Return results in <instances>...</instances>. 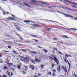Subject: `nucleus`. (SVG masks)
Returning <instances> with one entry per match:
<instances>
[{
    "instance_id": "nucleus-1",
    "label": "nucleus",
    "mask_w": 77,
    "mask_h": 77,
    "mask_svg": "<svg viewBox=\"0 0 77 77\" xmlns=\"http://www.w3.org/2000/svg\"><path fill=\"white\" fill-rule=\"evenodd\" d=\"M29 58L28 57H27V58H25L23 61L24 62H26V63L29 62Z\"/></svg>"
},
{
    "instance_id": "nucleus-2",
    "label": "nucleus",
    "mask_w": 77,
    "mask_h": 77,
    "mask_svg": "<svg viewBox=\"0 0 77 77\" xmlns=\"http://www.w3.org/2000/svg\"><path fill=\"white\" fill-rule=\"evenodd\" d=\"M62 68L64 71H65V72H68V71L67 70V69H66V67L65 66V67H64L63 66H62Z\"/></svg>"
},
{
    "instance_id": "nucleus-3",
    "label": "nucleus",
    "mask_w": 77,
    "mask_h": 77,
    "mask_svg": "<svg viewBox=\"0 0 77 77\" xmlns=\"http://www.w3.org/2000/svg\"><path fill=\"white\" fill-rule=\"evenodd\" d=\"M54 60L57 63V64H59V60H58L57 58L55 57H54Z\"/></svg>"
},
{
    "instance_id": "nucleus-4",
    "label": "nucleus",
    "mask_w": 77,
    "mask_h": 77,
    "mask_svg": "<svg viewBox=\"0 0 77 77\" xmlns=\"http://www.w3.org/2000/svg\"><path fill=\"white\" fill-rule=\"evenodd\" d=\"M29 66L30 68H31L32 69H35V68H34V65H30Z\"/></svg>"
},
{
    "instance_id": "nucleus-5",
    "label": "nucleus",
    "mask_w": 77,
    "mask_h": 77,
    "mask_svg": "<svg viewBox=\"0 0 77 77\" xmlns=\"http://www.w3.org/2000/svg\"><path fill=\"white\" fill-rule=\"evenodd\" d=\"M35 60L36 62H41V61L40 60H38L37 58H35Z\"/></svg>"
},
{
    "instance_id": "nucleus-6",
    "label": "nucleus",
    "mask_w": 77,
    "mask_h": 77,
    "mask_svg": "<svg viewBox=\"0 0 77 77\" xmlns=\"http://www.w3.org/2000/svg\"><path fill=\"white\" fill-rule=\"evenodd\" d=\"M15 26L17 30H20V27H19V26H18L17 25H15Z\"/></svg>"
},
{
    "instance_id": "nucleus-7",
    "label": "nucleus",
    "mask_w": 77,
    "mask_h": 77,
    "mask_svg": "<svg viewBox=\"0 0 77 77\" xmlns=\"http://www.w3.org/2000/svg\"><path fill=\"white\" fill-rule=\"evenodd\" d=\"M44 66H45L44 65H41L40 67L41 68H42V69H44Z\"/></svg>"
},
{
    "instance_id": "nucleus-8",
    "label": "nucleus",
    "mask_w": 77,
    "mask_h": 77,
    "mask_svg": "<svg viewBox=\"0 0 77 77\" xmlns=\"http://www.w3.org/2000/svg\"><path fill=\"white\" fill-rule=\"evenodd\" d=\"M57 69L58 71L60 72V66H59L58 68H57Z\"/></svg>"
},
{
    "instance_id": "nucleus-9",
    "label": "nucleus",
    "mask_w": 77,
    "mask_h": 77,
    "mask_svg": "<svg viewBox=\"0 0 77 77\" xmlns=\"http://www.w3.org/2000/svg\"><path fill=\"white\" fill-rule=\"evenodd\" d=\"M24 5L26 6H28V7H30V6L29 4L26 3H24Z\"/></svg>"
},
{
    "instance_id": "nucleus-10",
    "label": "nucleus",
    "mask_w": 77,
    "mask_h": 77,
    "mask_svg": "<svg viewBox=\"0 0 77 77\" xmlns=\"http://www.w3.org/2000/svg\"><path fill=\"white\" fill-rule=\"evenodd\" d=\"M8 69V67L6 66H4V68H3V70H5L6 69Z\"/></svg>"
},
{
    "instance_id": "nucleus-11",
    "label": "nucleus",
    "mask_w": 77,
    "mask_h": 77,
    "mask_svg": "<svg viewBox=\"0 0 77 77\" xmlns=\"http://www.w3.org/2000/svg\"><path fill=\"white\" fill-rule=\"evenodd\" d=\"M20 66H21V65H19L17 66V67L19 69H21V67H20Z\"/></svg>"
},
{
    "instance_id": "nucleus-12",
    "label": "nucleus",
    "mask_w": 77,
    "mask_h": 77,
    "mask_svg": "<svg viewBox=\"0 0 77 77\" xmlns=\"http://www.w3.org/2000/svg\"><path fill=\"white\" fill-rule=\"evenodd\" d=\"M31 0V2L32 3H36V1H34L33 0Z\"/></svg>"
},
{
    "instance_id": "nucleus-13",
    "label": "nucleus",
    "mask_w": 77,
    "mask_h": 77,
    "mask_svg": "<svg viewBox=\"0 0 77 77\" xmlns=\"http://www.w3.org/2000/svg\"><path fill=\"white\" fill-rule=\"evenodd\" d=\"M31 52L32 53H34V54H37V53L36 52H33V51H31Z\"/></svg>"
},
{
    "instance_id": "nucleus-14",
    "label": "nucleus",
    "mask_w": 77,
    "mask_h": 77,
    "mask_svg": "<svg viewBox=\"0 0 77 77\" xmlns=\"http://www.w3.org/2000/svg\"><path fill=\"white\" fill-rule=\"evenodd\" d=\"M10 19L11 20H14V21H15V20L14 19H12V17H10Z\"/></svg>"
},
{
    "instance_id": "nucleus-15",
    "label": "nucleus",
    "mask_w": 77,
    "mask_h": 77,
    "mask_svg": "<svg viewBox=\"0 0 77 77\" xmlns=\"http://www.w3.org/2000/svg\"><path fill=\"white\" fill-rule=\"evenodd\" d=\"M43 51H45V52L46 53H47V50H46L45 49H44L43 50Z\"/></svg>"
},
{
    "instance_id": "nucleus-16",
    "label": "nucleus",
    "mask_w": 77,
    "mask_h": 77,
    "mask_svg": "<svg viewBox=\"0 0 77 77\" xmlns=\"http://www.w3.org/2000/svg\"><path fill=\"white\" fill-rule=\"evenodd\" d=\"M9 66H11V65H13V63H8Z\"/></svg>"
},
{
    "instance_id": "nucleus-17",
    "label": "nucleus",
    "mask_w": 77,
    "mask_h": 77,
    "mask_svg": "<svg viewBox=\"0 0 77 77\" xmlns=\"http://www.w3.org/2000/svg\"><path fill=\"white\" fill-rule=\"evenodd\" d=\"M49 59H51L52 60H53V59H54L53 58V57H51L49 56Z\"/></svg>"
},
{
    "instance_id": "nucleus-18",
    "label": "nucleus",
    "mask_w": 77,
    "mask_h": 77,
    "mask_svg": "<svg viewBox=\"0 0 77 77\" xmlns=\"http://www.w3.org/2000/svg\"><path fill=\"white\" fill-rule=\"evenodd\" d=\"M31 62H32V63H35V61L34 60L32 59H31Z\"/></svg>"
},
{
    "instance_id": "nucleus-19",
    "label": "nucleus",
    "mask_w": 77,
    "mask_h": 77,
    "mask_svg": "<svg viewBox=\"0 0 77 77\" xmlns=\"http://www.w3.org/2000/svg\"><path fill=\"white\" fill-rule=\"evenodd\" d=\"M53 39L54 40V41H58V39H57V38H53Z\"/></svg>"
},
{
    "instance_id": "nucleus-20",
    "label": "nucleus",
    "mask_w": 77,
    "mask_h": 77,
    "mask_svg": "<svg viewBox=\"0 0 77 77\" xmlns=\"http://www.w3.org/2000/svg\"><path fill=\"white\" fill-rule=\"evenodd\" d=\"M50 30H51V29L50 28H47V30H48V31H49Z\"/></svg>"
},
{
    "instance_id": "nucleus-21",
    "label": "nucleus",
    "mask_w": 77,
    "mask_h": 77,
    "mask_svg": "<svg viewBox=\"0 0 77 77\" xmlns=\"http://www.w3.org/2000/svg\"><path fill=\"white\" fill-rule=\"evenodd\" d=\"M52 71H53V72H56V70H55V69H54V70H52Z\"/></svg>"
},
{
    "instance_id": "nucleus-22",
    "label": "nucleus",
    "mask_w": 77,
    "mask_h": 77,
    "mask_svg": "<svg viewBox=\"0 0 77 77\" xmlns=\"http://www.w3.org/2000/svg\"><path fill=\"white\" fill-rule=\"evenodd\" d=\"M19 38L20 39H21V40H23V38H22V37L20 36H19Z\"/></svg>"
},
{
    "instance_id": "nucleus-23",
    "label": "nucleus",
    "mask_w": 77,
    "mask_h": 77,
    "mask_svg": "<svg viewBox=\"0 0 77 77\" xmlns=\"http://www.w3.org/2000/svg\"><path fill=\"white\" fill-rule=\"evenodd\" d=\"M65 62H66V63H67V62H68V60H67L65 59Z\"/></svg>"
},
{
    "instance_id": "nucleus-24",
    "label": "nucleus",
    "mask_w": 77,
    "mask_h": 77,
    "mask_svg": "<svg viewBox=\"0 0 77 77\" xmlns=\"http://www.w3.org/2000/svg\"><path fill=\"white\" fill-rule=\"evenodd\" d=\"M54 50H57V48H53Z\"/></svg>"
},
{
    "instance_id": "nucleus-25",
    "label": "nucleus",
    "mask_w": 77,
    "mask_h": 77,
    "mask_svg": "<svg viewBox=\"0 0 77 77\" xmlns=\"http://www.w3.org/2000/svg\"><path fill=\"white\" fill-rule=\"evenodd\" d=\"M33 40H34V41H35V42H38V41L36 40L33 39Z\"/></svg>"
},
{
    "instance_id": "nucleus-26",
    "label": "nucleus",
    "mask_w": 77,
    "mask_h": 77,
    "mask_svg": "<svg viewBox=\"0 0 77 77\" xmlns=\"http://www.w3.org/2000/svg\"><path fill=\"white\" fill-rule=\"evenodd\" d=\"M48 73H49V74L50 75H51V74H51V72H48Z\"/></svg>"
},
{
    "instance_id": "nucleus-27",
    "label": "nucleus",
    "mask_w": 77,
    "mask_h": 77,
    "mask_svg": "<svg viewBox=\"0 0 77 77\" xmlns=\"http://www.w3.org/2000/svg\"><path fill=\"white\" fill-rule=\"evenodd\" d=\"M71 6H72V7L75 8H77V7H75V6L74 5H71Z\"/></svg>"
},
{
    "instance_id": "nucleus-28",
    "label": "nucleus",
    "mask_w": 77,
    "mask_h": 77,
    "mask_svg": "<svg viewBox=\"0 0 77 77\" xmlns=\"http://www.w3.org/2000/svg\"><path fill=\"white\" fill-rule=\"evenodd\" d=\"M64 37H66V38H69V39H70V38H69L66 36L65 35H64Z\"/></svg>"
},
{
    "instance_id": "nucleus-29",
    "label": "nucleus",
    "mask_w": 77,
    "mask_h": 77,
    "mask_svg": "<svg viewBox=\"0 0 77 77\" xmlns=\"http://www.w3.org/2000/svg\"><path fill=\"white\" fill-rule=\"evenodd\" d=\"M8 48H11V46H8Z\"/></svg>"
},
{
    "instance_id": "nucleus-30",
    "label": "nucleus",
    "mask_w": 77,
    "mask_h": 77,
    "mask_svg": "<svg viewBox=\"0 0 77 77\" xmlns=\"http://www.w3.org/2000/svg\"><path fill=\"white\" fill-rule=\"evenodd\" d=\"M63 8H64V9H68V8H67L66 7H63Z\"/></svg>"
},
{
    "instance_id": "nucleus-31",
    "label": "nucleus",
    "mask_w": 77,
    "mask_h": 77,
    "mask_svg": "<svg viewBox=\"0 0 77 77\" xmlns=\"http://www.w3.org/2000/svg\"><path fill=\"white\" fill-rule=\"evenodd\" d=\"M58 53H59L62 55V53L60 52L59 51H58Z\"/></svg>"
},
{
    "instance_id": "nucleus-32",
    "label": "nucleus",
    "mask_w": 77,
    "mask_h": 77,
    "mask_svg": "<svg viewBox=\"0 0 77 77\" xmlns=\"http://www.w3.org/2000/svg\"><path fill=\"white\" fill-rule=\"evenodd\" d=\"M73 4L74 5H77V3H73Z\"/></svg>"
},
{
    "instance_id": "nucleus-33",
    "label": "nucleus",
    "mask_w": 77,
    "mask_h": 77,
    "mask_svg": "<svg viewBox=\"0 0 77 77\" xmlns=\"http://www.w3.org/2000/svg\"><path fill=\"white\" fill-rule=\"evenodd\" d=\"M13 51L14 52V53H15V54H17V52H16V51H15L14 50H13Z\"/></svg>"
},
{
    "instance_id": "nucleus-34",
    "label": "nucleus",
    "mask_w": 77,
    "mask_h": 77,
    "mask_svg": "<svg viewBox=\"0 0 77 77\" xmlns=\"http://www.w3.org/2000/svg\"><path fill=\"white\" fill-rule=\"evenodd\" d=\"M34 26H38V25L37 24H35L34 25Z\"/></svg>"
},
{
    "instance_id": "nucleus-35",
    "label": "nucleus",
    "mask_w": 77,
    "mask_h": 77,
    "mask_svg": "<svg viewBox=\"0 0 77 77\" xmlns=\"http://www.w3.org/2000/svg\"><path fill=\"white\" fill-rule=\"evenodd\" d=\"M6 19L11 20V19H10V17H8V18H6Z\"/></svg>"
},
{
    "instance_id": "nucleus-36",
    "label": "nucleus",
    "mask_w": 77,
    "mask_h": 77,
    "mask_svg": "<svg viewBox=\"0 0 77 77\" xmlns=\"http://www.w3.org/2000/svg\"><path fill=\"white\" fill-rule=\"evenodd\" d=\"M60 42V44H63V42H60V41L58 42Z\"/></svg>"
},
{
    "instance_id": "nucleus-37",
    "label": "nucleus",
    "mask_w": 77,
    "mask_h": 77,
    "mask_svg": "<svg viewBox=\"0 0 77 77\" xmlns=\"http://www.w3.org/2000/svg\"><path fill=\"white\" fill-rule=\"evenodd\" d=\"M3 15H5L6 14V13H5V11H4V13H3Z\"/></svg>"
},
{
    "instance_id": "nucleus-38",
    "label": "nucleus",
    "mask_w": 77,
    "mask_h": 77,
    "mask_svg": "<svg viewBox=\"0 0 77 77\" xmlns=\"http://www.w3.org/2000/svg\"><path fill=\"white\" fill-rule=\"evenodd\" d=\"M22 50L23 51H27V50H24V49H22Z\"/></svg>"
},
{
    "instance_id": "nucleus-39",
    "label": "nucleus",
    "mask_w": 77,
    "mask_h": 77,
    "mask_svg": "<svg viewBox=\"0 0 77 77\" xmlns=\"http://www.w3.org/2000/svg\"><path fill=\"white\" fill-rule=\"evenodd\" d=\"M68 63L69 64V66L70 67V63H69V62H68Z\"/></svg>"
},
{
    "instance_id": "nucleus-40",
    "label": "nucleus",
    "mask_w": 77,
    "mask_h": 77,
    "mask_svg": "<svg viewBox=\"0 0 77 77\" xmlns=\"http://www.w3.org/2000/svg\"><path fill=\"white\" fill-rule=\"evenodd\" d=\"M74 74L75 76V77H77V75H76V74H75V73H74Z\"/></svg>"
},
{
    "instance_id": "nucleus-41",
    "label": "nucleus",
    "mask_w": 77,
    "mask_h": 77,
    "mask_svg": "<svg viewBox=\"0 0 77 77\" xmlns=\"http://www.w3.org/2000/svg\"><path fill=\"white\" fill-rule=\"evenodd\" d=\"M6 13L8 15V14H9V12H6Z\"/></svg>"
},
{
    "instance_id": "nucleus-42",
    "label": "nucleus",
    "mask_w": 77,
    "mask_h": 77,
    "mask_svg": "<svg viewBox=\"0 0 77 77\" xmlns=\"http://www.w3.org/2000/svg\"><path fill=\"white\" fill-rule=\"evenodd\" d=\"M24 66V67H25V68H26V69H27V67L26 66Z\"/></svg>"
},
{
    "instance_id": "nucleus-43",
    "label": "nucleus",
    "mask_w": 77,
    "mask_h": 77,
    "mask_svg": "<svg viewBox=\"0 0 77 77\" xmlns=\"http://www.w3.org/2000/svg\"><path fill=\"white\" fill-rule=\"evenodd\" d=\"M23 72V74H26V73L24 71Z\"/></svg>"
},
{
    "instance_id": "nucleus-44",
    "label": "nucleus",
    "mask_w": 77,
    "mask_h": 77,
    "mask_svg": "<svg viewBox=\"0 0 77 77\" xmlns=\"http://www.w3.org/2000/svg\"><path fill=\"white\" fill-rule=\"evenodd\" d=\"M55 74L53 73V76H55Z\"/></svg>"
},
{
    "instance_id": "nucleus-45",
    "label": "nucleus",
    "mask_w": 77,
    "mask_h": 77,
    "mask_svg": "<svg viewBox=\"0 0 77 77\" xmlns=\"http://www.w3.org/2000/svg\"><path fill=\"white\" fill-rule=\"evenodd\" d=\"M8 74L9 75H11L10 74V73L9 72H8Z\"/></svg>"
},
{
    "instance_id": "nucleus-46",
    "label": "nucleus",
    "mask_w": 77,
    "mask_h": 77,
    "mask_svg": "<svg viewBox=\"0 0 77 77\" xmlns=\"http://www.w3.org/2000/svg\"><path fill=\"white\" fill-rule=\"evenodd\" d=\"M19 56H20V58H23V57H21V56H20V55H19Z\"/></svg>"
},
{
    "instance_id": "nucleus-47",
    "label": "nucleus",
    "mask_w": 77,
    "mask_h": 77,
    "mask_svg": "<svg viewBox=\"0 0 77 77\" xmlns=\"http://www.w3.org/2000/svg\"><path fill=\"white\" fill-rule=\"evenodd\" d=\"M52 66H53V67H54V66L53 64H52Z\"/></svg>"
},
{
    "instance_id": "nucleus-48",
    "label": "nucleus",
    "mask_w": 77,
    "mask_h": 77,
    "mask_svg": "<svg viewBox=\"0 0 77 77\" xmlns=\"http://www.w3.org/2000/svg\"><path fill=\"white\" fill-rule=\"evenodd\" d=\"M72 29L73 30H77V29H74V28H72Z\"/></svg>"
},
{
    "instance_id": "nucleus-49",
    "label": "nucleus",
    "mask_w": 77,
    "mask_h": 77,
    "mask_svg": "<svg viewBox=\"0 0 77 77\" xmlns=\"http://www.w3.org/2000/svg\"><path fill=\"white\" fill-rule=\"evenodd\" d=\"M34 37H35V38H37V36L36 35H34Z\"/></svg>"
},
{
    "instance_id": "nucleus-50",
    "label": "nucleus",
    "mask_w": 77,
    "mask_h": 77,
    "mask_svg": "<svg viewBox=\"0 0 77 77\" xmlns=\"http://www.w3.org/2000/svg\"><path fill=\"white\" fill-rule=\"evenodd\" d=\"M5 51V52H7L8 53V52H9V51Z\"/></svg>"
},
{
    "instance_id": "nucleus-51",
    "label": "nucleus",
    "mask_w": 77,
    "mask_h": 77,
    "mask_svg": "<svg viewBox=\"0 0 77 77\" xmlns=\"http://www.w3.org/2000/svg\"><path fill=\"white\" fill-rule=\"evenodd\" d=\"M2 54H0V57H2Z\"/></svg>"
},
{
    "instance_id": "nucleus-52",
    "label": "nucleus",
    "mask_w": 77,
    "mask_h": 77,
    "mask_svg": "<svg viewBox=\"0 0 77 77\" xmlns=\"http://www.w3.org/2000/svg\"><path fill=\"white\" fill-rule=\"evenodd\" d=\"M38 47L40 48H42V47H41V46H38Z\"/></svg>"
},
{
    "instance_id": "nucleus-53",
    "label": "nucleus",
    "mask_w": 77,
    "mask_h": 77,
    "mask_svg": "<svg viewBox=\"0 0 77 77\" xmlns=\"http://www.w3.org/2000/svg\"><path fill=\"white\" fill-rule=\"evenodd\" d=\"M3 77H6V76L5 75H3Z\"/></svg>"
},
{
    "instance_id": "nucleus-54",
    "label": "nucleus",
    "mask_w": 77,
    "mask_h": 77,
    "mask_svg": "<svg viewBox=\"0 0 77 77\" xmlns=\"http://www.w3.org/2000/svg\"><path fill=\"white\" fill-rule=\"evenodd\" d=\"M12 16L13 17H15V16H14V15H13V14H12Z\"/></svg>"
},
{
    "instance_id": "nucleus-55",
    "label": "nucleus",
    "mask_w": 77,
    "mask_h": 77,
    "mask_svg": "<svg viewBox=\"0 0 77 77\" xmlns=\"http://www.w3.org/2000/svg\"><path fill=\"white\" fill-rule=\"evenodd\" d=\"M34 35H31V36H33V37H34Z\"/></svg>"
},
{
    "instance_id": "nucleus-56",
    "label": "nucleus",
    "mask_w": 77,
    "mask_h": 77,
    "mask_svg": "<svg viewBox=\"0 0 77 77\" xmlns=\"http://www.w3.org/2000/svg\"><path fill=\"white\" fill-rule=\"evenodd\" d=\"M75 20H77V18L75 17Z\"/></svg>"
},
{
    "instance_id": "nucleus-57",
    "label": "nucleus",
    "mask_w": 77,
    "mask_h": 77,
    "mask_svg": "<svg viewBox=\"0 0 77 77\" xmlns=\"http://www.w3.org/2000/svg\"><path fill=\"white\" fill-rule=\"evenodd\" d=\"M34 77H38V76H36V75H34Z\"/></svg>"
},
{
    "instance_id": "nucleus-58",
    "label": "nucleus",
    "mask_w": 77,
    "mask_h": 77,
    "mask_svg": "<svg viewBox=\"0 0 77 77\" xmlns=\"http://www.w3.org/2000/svg\"><path fill=\"white\" fill-rule=\"evenodd\" d=\"M11 75H12V72H11Z\"/></svg>"
},
{
    "instance_id": "nucleus-59",
    "label": "nucleus",
    "mask_w": 77,
    "mask_h": 77,
    "mask_svg": "<svg viewBox=\"0 0 77 77\" xmlns=\"http://www.w3.org/2000/svg\"><path fill=\"white\" fill-rule=\"evenodd\" d=\"M26 23H29V21H26Z\"/></svg>"
},
{
    "instance_id": "nucleus-60",
    "label": "nucleus",
    "mask_w": 77,
    "mask_h": 77,
    "mask_svg": "<svg viewBox=\"0 0 77 77\" xmlns=\"http://www.w3.org/2000/svg\"><path fill=\"white\" fill-rule=\"evenodd\" d=\"M24 22H25V23H27V21H26V20H25V21H24Z\"/></svg>"
},
{
    "instance_id": "nucleus-61",
    "label": "nucleus",
    "mask_w": 77,
    "mask_h": 77,
    "mask_svg": "<svg viewBox=\"0 0 77 77\" xmlns=\"http://www.w3.org/2000/svg\"><path fill=\"white\" fill-rule=\"evenodd\" d=\"M66 56H67V57H68V55H67V54H66Z\"/></svg>"
},
{
    "instance_id": "nucleus-62",
    "label": "nucleus",
    "mask_w": 77,
    "mask_h": 77,
    "mask_svg": "<svg viewBox=\"0 0 77 77\" xmlns=\"http://www.w3.org/2000/svg\"><path fill=\"white\" fill-rule=\"evenodd\" d=\"M41 2V3H43V4H45V3H44V2Z\"/></svg>"
},
{
    "instance_id": "nucleus-63",
    "label": "nucleus",
    "mask_w": 77,
    "mask_h": 77,
    "mask_svg": "<svg viewBox=\"0 0 77 77\" xmlns=\"http://www.w3.org/2000/svg\"><path fill=\"white\" fill-rule=\"evenodd\" d=\"M0 63H3V62L0 61Z\"/></svg>"
},
{
    "instance_id": "nucleus-64",
    "label": "nucleus",
    "mask_w": 77,
    "mask_h": 77,
    "mask_svg": "<svg viewBox=\"0 0 77 77\" xmlns=\"http://www.w3.org/2000/svg\"><path fill=\"white\" fill-rule=\"evenodd\" d=\"M20 60H21V61H23V59H20Z\"/></svg>"
}]
</instances>
